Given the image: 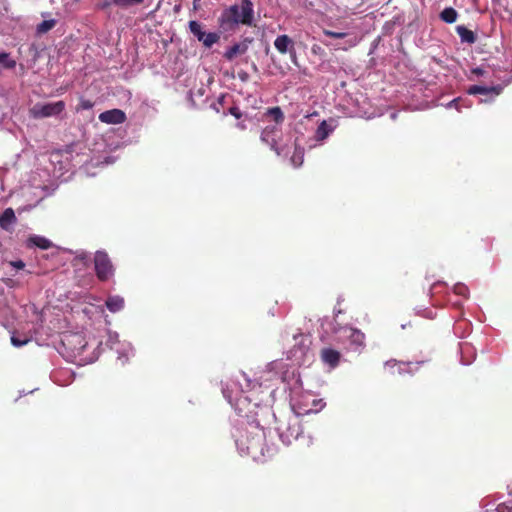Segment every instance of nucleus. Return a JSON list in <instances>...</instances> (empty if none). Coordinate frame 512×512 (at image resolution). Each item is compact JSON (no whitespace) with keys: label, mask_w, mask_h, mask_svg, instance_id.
Masks as SVG:
<instances>
[{"label":"nucleus","mask_w":512,"mask_h":512,"mask_svg":"<svg viewBox=\"0 0 512 512\" xmlns=\"http://www.w3.org/2000/svg\"><path fill=\"white\" fill-rule=\"evenodd\" d=\"M254 20L253 3L251 0H240L223 10L219 18L220 27L224 31L234 30L238 25L252 26Z\"/></svg>","instance_id":"nucleus-1"},{"label":"nucleus","mask_w":512,"mask_h":512,"mask_svg":"<svg viewBox=\"0 0 512 512\" xmlns=\"http://www.w3.org/2000/svg\"><path fill=\"white\" fill-rule=\"evenodd\" d=\"M264 443L265 435L261 430H257L252 436H242V438L237 441L241 451L254 459L259 455H263Z\"/></svg>","instance_id":"nucleus-2"},{"label":"nucleus","mask_w":512,"mask_h":512,"mask_svg":"<svg viewBox=\"0 0 512 512\" xmlns=\"http://www.w3.org/2000/svg\"><path fill=\"white\" fill-rule=\"evenodd\" d=\"M94 268L97 278L102 282L108 281L114 276L115 268L105 251H96L94 255Z\"/></svg>","instance_id":"nucleus-3"},{"label":"nucleus","mask_w":512,"mask_h":512,"mask_svg":"<svg viewBox=\"0 0 512 512\" xmlns=\"http://www.w3.org/2000/svg\"><path fill=\"white\" fill-rule=\"evenodd\" d=\"M65 110L64 101L60 100L53 103H37L30 110V116L34 119H42L52 116H58Z\"/></svg>","instance_id":"nucleus-4"},{"label":"nucleus","mask_w":512,"mask_h":512,"mask_svg":"<svg viewBox=\"0 0 512 512\" xmlns=\"http://www.w3.org/2000/svg\"><path fill=\"white\" fill-rule=\"evenodd\" d=\"M281 136V128L278 125H267L261 132L260 139L263 143L270 146L278 156L286 155L285 146L278 145V139Z\"/></svg>","instance_id":"nucleus-5"},{"label":"nucleus","mask_w":512,"mask_h":512,"mask_svg":"<svg viewBox=\"0 0 512 512\" xmlns=\"http://www.w3.org/2000/svg\"><path fill=\"white\" fill-rule=\"evenodd\" d=\"M277 430L280 437L290 442L292 439H298L302 434V428L298 417L288 419L287 422H279Z\"/></svg>","instance_id":"nucleus-6"},{"label":"nucleus","mask_w":512,"mask_h":512,"mask_svg":"<svg viewBox=\"0 0 512 512\" xmlns=\"http://www.w3.org/2000/svg\"><path fill=\"white\" fill-rule=\"evenodd\" d=\"M62 344L64 346L71 347V350L74 353H82L84 348L86 347V342L84 337L81 334H65L62 338Z\"/></svg>","instance_id":"nucleus-7"},{"label":"nucleus","mask_w":512,"mask_h":512,"mask_svg":"<svg viewBox=\"0 0 512 512\" xmlns=\"http://www.w3.org/2000/svg\"><path fill=\"white\" fill-rule=\"evenodd\" d=\"M99 120L106 124H122L126 121V114L120 109H111L100 113Z\"/></svg>","instance_id":"nucleus-8"},{"label":"nucleus","mask_w":512,"mask_h":512,"mask_svg":"<svg viewBox=\"0 0 512 512\" xmlns=\"http://www.w3.org/2000/svg\"><path fill=\"white\" fill-rule=\"evenodd\" d=\"M274 46L277 49V51L281 54H286V53H290V55L295 54L294 42L286 34L279 35L274 41Z\"/></svg>","instance_id":"nucleus-9"},{"label":"nucleus","mask_w":512,"mask_h":512,"mask_svg":"<svg viewBox=\"0 0 512 512\" xmlns=\"http://www.w3.org/2000/svg\"><path fill=\"white\" fill-rule=\"evenodd\" d=\"M320 358L324 364H327L331 368H335L340 363L341 353L332 348H323L320 351Z\"/></svg>","instance_id":"nucleus-10"},{"label":"nucleus","mask_w":512,"mask_h":512,"mask_svg":"<svg viewBox=\"0 0 512 512\" xmlns=\"http://www.w3.org/2000/svg\"><path fill=\"white\" fill-rule=\"evenodd\" d=\"M344 334L349 339L351 345L354 346V349H359V348L364 347L365 335L360 330L352 328V327H345Z\"/></svg>","instance_id":"nucleus-11"},{"label":"nucleus","mask_w":512,"mask_h":512,"mask_svg":"<svg viewBox=\"0 0 512 512\" xmlns=\"http://www.w3.org/2000/svg\"><path fill=\"white\" fill-rule=\"evenodd\" d=\"M251 42L252 40L247 38L242 42L232 45L229 49L226 50V52L224 53V57L227 60L231 61L236 56L245 54L248 50L249 43Z\"/></svg>","instance_id":"nucleus-12"},{"label":"nucleus","mask_w":512,"mask_h":512,"mask_svg":"<svg viewBox=\"0 0 512 512\" xmlns=\"http://www.w3.org/2000/svg\"><path fill=\"white\" fill-rule=\"evenodd\" d=\"M16 222L17 218L12 208H6L0 215V227L5 231H11L12 225Z\"/></svg>","instance_id":"nucleus-13"},{"label":"nucleus","mask_w":512,"mask_h":512,"mask_svg":"<svg viewBox=\"0 0 512 512\" xmlns=\"http://www.w3.org/2000/svg\"><path fill=\"white\" fill-rule=\"evenodd\" d=\"M52 242L43 237V236H39V235H33V236H30L27 240V246L28 247H38L40 249H43V250H47L49 248L52 247Z\"/></svg>","instance_id":"nucleus-14"},{"label":"nucleus","mask_w":512,"mask_h":512,"mask_svg":"<svg viewBox=\"0 0 512 512\" xmlns=\"http://www.w3.org/2000/svg\"><path fill=\"white\" fill-rule=\"evenodd\" d=\"M502 88L499 86H493V87H486V86H480V85H472L468 89V93L470 95H477V94H483L488 95L490 93H494L496 95L500 94Z\"/></svg>","instance_id":"nucleus-15"},{"label":"nucleus","mask_w":512,"mask_h":512,"mask_svg":"<svg viewBox=\"0 0 512 512\" xmlns=\"http://www.w3.org/2000/svg\"><path fill=\"white\" fill-rule=\"evenodd\" d=\"M124 304V299L118 295L109 296L106 300V307L112 313L121 311L124 308Z\"/></svg>","instance_id":"nucleus-16"},{"label":"nucleus","mask_w":512,"mask_h":512,"mask_svg":"<svg viewBox=\"0 0 512 512\" xmlns=\"http://www.w3.org/2000/svg\"><path fill=\"white\" fill-rule=\"evenodd\" d=\"M456 31L463 43L473 44L477 40L476 34L463 25L457 26Z\"/></svg>","instance_id":"nucleus-17"},{"label":"nucleus","mask_w":512,"mask_h":512,"mask_svg":"<svg viewBox=\"0 0 512 512\" xmlns=\"http://www.w3.org/2000/svg\"><path fill=\"white\" fill-rule=\"evenodd\" d=\"M265 116L270 117L275 122L274 125H278V126H280L284 122V119H285L283 111L278 106L268 108L265 112Z\"/></svg>","instance_id":"nucleus-18"},{"label":"nucleus","mask_w":512,"mask_h":512,"mask_svg":"<svg viewBox=\"0 0 512 512\" xmlns=\"http://www.w3.org/2000/svg\"><path fill=\"white\" fill-rule=\"evenodd\" d=\"M244 391L243 387H236L230 388L228 384H226L225 387H223L222 392L224 397L228 400V402L233 405L234 401L237 400V397L240 393Z\"/></svg>","instance_id":"nucleus-19"},{"label":"nucleus","mask_w":512,"mask_h":512,"mask_svg":"<svg viewBox=\"0 0 512 512\" xmlns=\"http://www.w3.org/2000/svg\"><path fill=\"white\" fill-rule=\"evenodd\" d=\"M332 132V128H330L325 120H323L316 129L315 139L317 141L325 140L329 134Z\"/></svg>","instance_id":"nucleus-20"},{"label":"nucleus","mask_w":512,"mask_h":512,"mask_svg":"<svg viewBox=\"0 0 512 512\" xmlns=\"http://www.w3.org/2000/svg\"><path fill=\"white\" fill-rule=\"evenodd\" d=\"M290 162L295 168L300 167L304 162V149L297 144H295V149L290 158Z\"/></svg>","instance_id":"nucleus-21"},{"label":"nucleus","mask_w":512,"mask_h":512,"mask_svg":"<svg viewBox=\"0 0 512 512\" xmlns=\"http://www.w3.org/2000/svg\"><path fill=\"white\" fill-rule=\"evenodd\" d=\"M457 17L458 13L452 7H447L440 13V19L448 24L454 23L457 20Z\"/></svg>","instance_id":"nucleus-22"},{"label":"nucleus","mask_w":512,"mask_h":512,"mask_svg":"<svg viewBox=\"0 0 512 512\" xmlns=\"http://www.w3.org/2000/svg\"><path fill=\"white\" fill-rule=\"evenodd\" d=\"M56 23L57 22L55 19L44 20L37 25L36 31L38 34H45L48 31H50L51 29H53L55 27Z\"/></svg>","instance_id":"nucleus-23"},{"label":"nucleus","mask_w":512,"mask_h":512,"mask_svg":"<svg viewBox=\"0 0 512 512\" xmlns=\"http://www.w3.org/2000/svg\"><path fill=\"white\" fill-rule=\"evenodd\" d=\"M189 29L190 32L198 39V41H201L204 37V31H202V26L199 22L192 20L189 22Z\"/></svg>","instance_id":"nucleus-24"},{"label":"nucleus","mask_w":512,"mask_h":512,"mask_svg":"<svg viewBox=\"0 0 512 512\" xmlns=\"http://www.w3.org/2000/svg\"><path fill=\"white\" fill-rule=\"evenodd\" d=\"M0 65L6 69H13L16 66V61L10 57L7 52H0Z\"/></svg>","instance_id":"nucleus-25"},{"label":"nucleus","mask_w":512,"mask_h":512,"mask_svg":"<svg viewBox=\"0 0 512 512\" xmlns=\"http://www.w3.org/2000/svg\"><path fill=\"white\" fill-rule=\"evenodd\" d=\"M413 363H402L396 360H389L385 363L384 367L386 370H389L391 374H394V370L397 369L399 372L402 370V365L411 366Z\"/></svg>","instance_id":"nucleus-26"},{"label":"nucleus","mask_w":512,"mask_h":512,"mask_svg":"<svg viewBox=\"0 0 512 512\" xmlns=\"http://www.w3.org/2000/svg\"><path fill=\"white\" fill-rule=\"evenodd\" d=\"M219 40V35L215 32L204 33V37L200 42L207 48H210L213 44H215Z\"/></svg>","instance_id":"nucleus-27"},{"label":"nucleus","mask_w":512,"mask_h":512,"mask_svg":"<svg viewBox=\"0 0 512 512\" xmlns=\"http://www.w3.org/2000/svg\"><path fill=\"white\" fill-rule=\"evenodd\" d=\"M508 495V501L499 504L496 508L497 512H512V487L510 488Z\"/></svg>","instance_id":"nucleus-28"},{"label":"nucleus","mask_w":512,"mask_h":512,"mask_svg":"<svg viewBox=\"0 0 512 512\" xmlns=\"http://www.w3.org/2000/svg\"><path fill=\"white\" fill-rule=\"evenodd\" d=\"M93 106H94V103L91 100L81 97L79 100V103L76 107V111L79 112L82 110H89V109H92Z\"/></svg>","instance_id":"nucleus-29"},{"label":"nucleus","mask_w":512,"mask_h":512,"mask_svg":"<svg viewBox=\"0 0 512 512\" xmlns=\"http://www.w3.org/2000/svg\"><path fill=\"white\" fill-rule=\"evenodd\" d=\"M114 4L127 8L133 5H139L142 4L144 0H112Z\"/></svg>","instance_id":"nucleus-30"},{"label":"nucleus","mask_w":512,"mask_h":512,"mask_svg":"<svg viewBox=\"0 0 512 512\" xmlns=\"http://www.w3.org/2000/svg\"><path fill=\"white\" fill-rule=\"evenodd\" d=\"M453 292L457 295H460V296H463L466 298V297H468L469 289L466 285H464L462 283H457L453 287Z\"/></svg>","instance_id":"nucleus-31"},{"label":"nucleus","mask_w":512,"mask_h":512,"mask_svg":"<svg viewBox=\"0 0 512 512\" xmlns=\"http://www.w3.org/2000/svg\"><path fill=\"white\" fill-rule=\"evenodd\" d=\"M29 342L27 337H19L16 334L11 336V343L15 347H22Z\"/></svg>","instance_id":"nucleus-32"},{"label":"nucleus","mask_w":512,"mask_h":512,"mask_svg":"<svg viewBox=\"0 0 512 512\" xmlns=\"http://www.w3.org/2000/svg\"><path fill=\"white\" fill-rule=\"evenodd\" d=\"M324 34L331 38L342 39L348 36L345 32H336L332 30H324Z\"/></svg>","instance_id":"nucleus-33"},{"label":"nucleus","mask_w":512,"mask_h":512,"mask_svg":"<svg viewBox=\"0 0 512 512\" xmlns=\"http://www.w3.org/2000/svg\"><path fill=\"white\" fill-rule=\"evenodd\" d=\"M225 101V96L224 95H221L218 99H217V102L216 103H213L211 105V107L217 112L219 113L220 112V106H223V103Z\"/></svg>","instance_id":"nucleus-34"},{"label":"nucleus","mask_w":512,"mask_h":512,"mask_svg":"<svg viewBox=\"0 0 512 512\" xmlns=\"http://www.w3.org/2000/svg\"><path fill=\"white\" fill-rule=\"evenodd\" d=\"M229 113L233 115L235 118L240 119L242 117V113L237 106H232L229 108Z\"/></svg>","instance_id":"nucleus-35"},{"label":"nucleus","mask_w":512,"mask_h":512,"mask_svg":"<svg viewBox=\"0 0 512 512\" xmlns=\"http://www.w3.org/2000/svg\"><path fill=\"white\" fill-rule=\"evenodd\" d=\"M10 265L19 270L25 267V263L22 260L11 261Z\"/></svg>","instance_id":"nucleus-36"},{"label":"nucleus","mask_w":512,"mask_h":512,"mask_svg":"<svg viewBox=\"0 0 512 512\" xmlns=\"http://www.w3.org/2000/svg\"><path fill=\"white\" fill-rule=\"evenodd\" d=\"M347 43H348V45H349L350 47L355 46V45H356V43H357V39H356V37L350 38V39L347 41Z\"/></svg>","instance_id":"nucleus-37"},{"label":"nucleus","mask_w":512,"mask_h":512,"mask_svg":"<svg viewBox=\"0 0 512 512\" xmlns=\"http://www.w3.org/2000/svg\"><path fill=\"white\" fill-rule=\"evenodd\" d=\"M239 78L242 81H246L248 79V74L246 72H241V73H239Z\"/></svg>","instance_id":"nucleus-38"},{"label":"nucleus","mask_w":512,"mask_h":512,"mask_svg":"<svg viewBox=\"0 0 512 512\" xmlns=\"http://www.w3.org/2000/svg\"><path fill=\"white\" fill-rule=\"evenodd\" d=\"M473 73L476 75H483L484 71L480 68H476L473 70Z\"/></svg>","instance_id":"nucleus-39"},{"label":"nucleus","mask_w":512,"mask_h":512,"mask_svg":"<svg viewBox=\"0 0 512 512\" xmlns=\"http://www.w3.org/2000/svg\"><path fill=\"white\" fill-rule=\"evenodd\" d=\"M321 402H322L321 400L314 399L313 400V405L316 406L317 404H321Z\"/></svg>","instance_id":"nucleus-40"},{"label":"nucleus","mask_w":512,"mask_h":512,"mask_svg":"<svg viewBox=\"0 0 512 512\" xmlns=\"http://www.w3.org/2000/svg\"><path fill=\"white\" fill-rule=\"evenodd\" d=\"M108 6H109V3H108V2H105V3H103V4L101 5V8H102V9H105V8H107Z\"/></svg>","instance_id":"nucleus-41"},{"label":"nucleus","mask_w":512,"mask_h":512,"mask_svg":"<svg viewBox=\"0 0 512 512\" xmlns=\"http://www.w3.org/2000/svg\"><path fill=\"white\" fill-rule=\"evenodd\" d=\"M311 411H312V409L304 410V413L307 414V413H309Z\"/></svg>","instance_id":"nucleus-42"},{"label":"nucleus","mask_w":512,"mask_h":512,"mask_svg":"<svg viewBox=\"0 0 512 512\" xmlns=\"http://www.w3.org/2000/svg\"><path fill=\"white\" fill-rule=\"evenodd\" d=\"M246 388H247V389H248V388H250V383H249V382H247V384H246Z\"/></svg>","instance_id":"nucleus-43"}]
</instances>
